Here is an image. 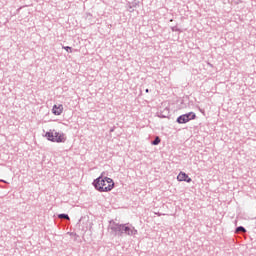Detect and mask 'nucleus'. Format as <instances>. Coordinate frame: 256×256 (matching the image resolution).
Segmentation results:
<instances>
[{"label": "nucleus", "mask_w": 256, "mask_h": 256, "mask_svg": "<svg viewBox=\"0 0 256 256\" xmlns=\"http://www.w3.org/2000/svg\"><path fill=\"white\" fill-rule=\"evenodd\" d=\"M161 143V138L159 136H156L155 139L152 141V145H159Z\"/></svg>", "instance_id": "9"}, {"label": "nucleus", "mask_w": 256, "mask_h": 256, "mask_svg": "<svg viewBox=\"0 0 256 256\" xmlns=\"http://www.w3.org/2000/svg\"><path fill=\"white\" fill-rule=\"evenodd\" d=\"M126 6L129 13H133V11H135V9H137V7L139 6V1L133 0L132 2H128Z\"/></svg>", "instance_id": "6"}, {"label": "nucleus", "mask_w": 256, "mask_h": 256, "mask_svg": "<svg viewBox=\"0 0 256 256\" xmlns=\"http://www.w3.org/2000/svg\"><path fill=\"white\" fill-rule=\"evenodd\" d=\"M160 117L165 118V116H163V115H160Z\"/></svg>", "instance_id": "15"}, {"label": "nucleus", "mask_w": 256, "mask_h": 256, "mask_svg": "<svg viewBox=\"0 0 256 256\" xmlns=\"http://www.w3.org/2000/svg\"><path fill=\"white\" fill-rule=\"evenodd\" d=\"M193 119H197V115L195 114V112H189L183 115H180L177 118V123H179L180 125H183L185 123H189V121H193Z\"/></svg>", "instance_id": "4"}, {"label": "nucleus", "mask_w": 256, "mask_h": 256, "mask_svg": "<svg viewBox=\"0 0 256 256\" xmlns=\"http://www.w3.org/2000/svg\"><path fill=\"white\" fill-rule=\"evenodd\" d=\"M92 185H94L96 191L108 193V191H112L113 187H115V182H113V179L101 175L93 181Z\"/></svg>", "instance_id": "2"}, {"label": "nucleus", "mask_w": 256, "mask_h": 256, "mask_svg": "<svg viewBox=\"0 0 256 256\" xmlns=\"http://www.w3.org/2000/svg\"><path fill=\"white\" fill-rule=\"evenodd\" d=\"M208 65H209L210 67H213V64H211V63H208Z\"/></svg>", "instance_id": "13"}, {"label": "nucleus", "mask_w": 256, "mask_h": 256, "mask_svg": "<svg viewBox=\"0 0 256 256\" xmlns=\"http://www.w3.org/2000/svg\"><path fill=\"white\" fill-rule=\"evenodd\" d=\"M145 92H146V93H149V89L147 88V89L145 90Z\"/></svg>", "instance_id": "14"}, {"label": "nucleus", "mask_w": 256, "mask_h": 256, "mask_svg": "<svg viewBox=\"0 0 256 256\" xmlns=\"http://www.w3.org/2000/svg\"><path fill=\"white\" fill-rule=\"evenodd\" d=\"M171 30H172L173 32H177V31H179V28H177V26H174V27H171Z\"/></svg>", "instance_id": "12"}, {"label": "nucleus", "mask_w": 256, "mask_h": 256, "mask_svg": "<svg viewBox=\"0 0 256 256\" xmlns=\"http://www.w3.org/2000/svg\"><path fill=\"white\" fill-rule=\"evenodd\" d=\"M235 233H247V229H245V227H243V226H238L235 229Z\"/></svg>", "instance_id": "8"}, {"label": "nucleus", "mask_w": 256, "mask_h": 256, "mask_svg": "<svg viewBox=\"0 0 256 256\" xmlns=\"http://www.w3.org/2000/svg\"><path fill=\"white\" fill-rule=\"evenodd\" d=\"M62 49H64L68 53H73V48H71L70 46H62Z\"/></svg>", "instance_id": "11"}, {"label": "nucleus", "mask_w": 256, "mask_h": 256, "mask_svg": "<svg viewBox=\"0 0 256 256\" xmlns=\"http://www.w3.org/2000/svg\"><path fill=\"white\" fill-rule=\"evenodd\" d=\"M58 218L59 219H66L67 221H69V219H70L68 214H59Z\"/></svg>", "instance_id": "10"}, {"label": "nucleus", "mask_w": 256, "mask_h": 256, "mask_svg": "<svg viewBox=\"0 0 256 256\" xmlns=\"http://www.w3.org/2000/svg\"><path fill=\"white\" fill-rule=\"evenodd\" d=\"M52 113L55 115H61V113H63V105H54L52 108Z\"/></svg>", "instance_id": "7"}, {"label": "nucleus", "mask_w": 256, "mask_h": 256, "mask_svg": "<svg viewBox=\"0 0 256 256\" xmlns=\"http://www.w3.org/2000/svg\"><path fill=\"white\" fill-rule=\"evenodd\" d=\"M44 137L51 141V143H65L67 141V137L64 133L57 132L56 130H49L45 133Z\"/></svg>", "instance_id": "3"}, {"label": "nucleus", "mask_w": 256, "mask_h": 256, "mask_svg": "<svg viewBox=\"0 0 256 256\" xmlns=\"http://www.w3.org/2000/svg\"><path fill=\"white\" fill-rule=\"evenodd\" d=\"M178 181H185L186 183H191L193 180L187 173L185 172H180L177 176Z\"/></svg>", "instance_id": "5"}, {"label": "nucleus", "mask_w": 256, "mask_h": 256, "mask_svg": "<svg viewBox=\"0 0 256 256\" xmlns=\"http://www.w3.org/2000/svg\"><path fill=\"white\" fill-rule=\"evenodd\" d=\"M110 229L113 231V233H115V235H118L119 237H123V235L133 237L138 233L137 229H135L131 224H119L112 222Z\"/></svg>", "instance_id": "1"}]
</instances>
